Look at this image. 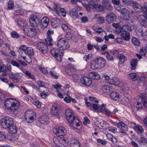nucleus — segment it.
<instances>
[{"label": "nucleus", "instance_id": "obj_1", "mask_svg": "<svg viewBox=\"0 0 147 147\" xmlns=\"http://www.w3.org/2000/svg\"><path fill=\"white\" fill-rule=\"evenodd\" d=\"M40 20V19L36 15L31 16L29 19V22L32 27L24 28L23 31L25 34L31 38L36 36L38 34V30L34 27L39 25Z\"/></svg>", "mask_w": 147, "mask_h": 147}, {"label": "nucleus", "instance_id": "obj_2", "mask_svg": "<svg viewBox=\"0 0 147 147\" xmlns=\"http://www.w3.org/2000/svg\"><path fill=\"white\" fill-rule=\"evenodd\" d=\"M5 107L8 110H11L15 115L18 114L20 112V103L18 101L14 98H7L4 102Z\"/></svg>", "mask_w": 147, "mask_h": 147}, {"label": "nucleus", "instance_id": "obj_3", "mask_svg": "<svg viewBox=\"0 0 147 147\" xmlns=\"http://www.w3.org/2000/svg\"><path fill=\"white\" fill-rule=\"evenodd\" d=\"M65 115L66 119L71 126L74 128H76L80 125V120L74 115L71 110H66Z\"/></svg>", "mask_w": 147, "mask_h": 147}, {"label": "nucleus", "instance_id": "obj_4", "mask_svg": "<svg viewBox=\"0 0 147 147\" xmlns=\"http://www.w3.org/2000/svg\"><path fill=\"white\" fill-rule=\"evenodd\" d=\"M131 31V28L128 25H125L120 27L119 33L125 40H128L130 38L129 32Z\"/></svg>", "mask_w": 147, "mask_h": 147}, {"label": "nucleus", "instance_id": "obj_5", "mask_svg": "<svg viewBox=\"0 0 147 147\" xmlns=\"http://www.w3.org/2000/svg\"><path fill=\"white\" fill-rule=\"evenodd\" d=\"M94 63L91 65L94 69L102 68L105 65V59L103 58L100 57L96 59L94 61Z\"/></svg>", "mask_w": 147, "mask_h": 147}, {"label": "nucleus", "instance_id": "obj_6", "mask_svg": "<svg viewBox=\"0 0 147 147\" xmlns=\"http://www.w3.org/2000/svg\"><path fill=\"white\" fill-rule=\"evenodd\" d=\"M53 142L59 147H66L68 145V140L67 138H61L55 137L53 139Z\"/></svg>", "mask_w": 147, "mask_h": 147}, {"label": "nucleus", "instance_id": "obj_7", "mask_svg": "<svg viewBox=\"0 0 147 147\" xmlns=\"http://www.w3.org/2000/svg\"><path fill=\"white\" fill-rule=\"evenodd\" d=\"M56 45L59 50L63 51L69 49V47L68 42L63 38L58 40L56 44Z\"/></svg>", "mask_w": 147, "mask_h": 147}, {"label": "nucleus", "instance_id": "obj_8", "mask_svg": "<svg viewBox=\"0 0 147 147\" xmlns=\"http://www.w3.org/2000/svg\"><path fill=\"white\" fill-rule=\"evenodd\" d=\"M130 5H131L135 10L140 9L141 11H144L145 14L147 13V6L145 3H144L143 5L142 6L137 1H131Z\"/></svg>", "mask_w": 147, "mask_h": 147}, {"label": "nucleus", "instance_id": "obj_9", "mask_svg": "<svg viewBox=\"0 0 147 147\" xmlns=\"http://www.w3.org/2000/svg\"><path fill=\"white\" fill-rule=\"evenodd\" d=\"M13 123V119L9 117H5L1 120V125L5 128H9L12 125Z\"/></svg>", "mask_w": 147, "mask_h": 147}, {"label": "nucleus", "instance_id": "obj_10", "mask_svg": "<svg viewBox=\"0 0 147 147\" xmlns=\"http://www.w3.org/2000/svg\"><path fill=\"white\" fill-rule=\"evenodd\" d=\"M51 54L58 61L60 62L62 59V57L64 55V53L61 52L60 53L58 49L52 48L51 50Z\"/></svg>", "mask_w": 147, "mask_h": 147}, {"label": "nucleus", "instance_id": "obj_11", "mask_svg": "<svg viewBox=\"0 0 147 147\" xmlns=\"http://www.w3.org/2000/svg\"><path fill=\"white\" fill-rule=\"evenodd\" d=\"M27 48L26 46L22 45L18 49V55L20 56L26 61H27L26 57L28 55L26 52Z\"/></svg>", "mask_w": 147, "mask_h": 147}, {"label": "nucleus", "instance_id": "obj_12", "mask_svg": "<svg viewBox=\"0 0 147 147\" xmlns=\"http://www.w3.org/2000/svg\"><path fill=\"white\" fill-rule=\"evenodd\" d=\"M35 113L32 111H28L26 112L25 118L26 121L29 123H31L34 120Z\"/></svg>", "mask_w": 147, "mask_h": 147}, {"label": "nucleus", "instance_id": "obj_13", "mask_svg": "<svg viewBox=\"0 0 147 147\" xmlns=\"http://www.w3.org/2000/svg\"><path fill=\"white\" fill-rule=\"evenodd\" d=\"M60 5L59 4H54L53 11L58 15H59L60 12L61 15L63 17L66 16V11L62 8H60Z\"/></svg>", "mask_w": 147, "mask_h": 147}, {"label": "nucleus", "instance_id": "obj_14", "mask_svg": "<svg viewBox=\"0 0 147 147\" xmlns=\"http://www.w3.org/2000/svg\"><path fill=\"white\" fill-rule=\"evenodd\" d=\"M53 131L54 134L58 136H63L66 134V129L63 127L54 128Z\"/></svg>", "mask_w": 147, "mask_h": 147}, {"label": "nucleus", "instance_id": "obj_15", "mask_svg": "<svg viewBox=\"0 0 147 147\" xmlns=\"http://www.w3.org/2000/svg\"><path fill=\"white\" fill-rule=\"evenodd\" d=\"M37 47L40 51L43 53L47 52L48 48L47 44L45 42H40L37 43Z\"/></svg>", "mask_w": 147, "mask_h": 147}, {"label": "nucleus", "instance_id": "obj_16", "mask_svg": "<svg viewBox=\"0 0 147 147\" xmlns=\"http://www.w3.org/2000/svg\"><path fill=\"white\" fill-rule=\"evenodd\" d=\"M117 17V16L115 13L113 12H110L107 15L106 20L108 23H111L116 21Z\"/></svg>", "mask_w": 147, "mask_h": 147}, {"label": "nucleus", "instance_id": "obj_17", "mask_svg": "<svg viewBox=\"0 0 147 147\" xmlns=\"http://www.w3.org/2000/svg\"><path fill=\"white\" fill-rule=\"evenodd\" d=\"M53 33V30H48L47 33V38L45 39V40L48 45L51 46H53V40L51 38V34Z\"/></svg>", "mask_w": 147, "mask_h": 147}, {"label": "nucleus", "instance_id": "obj_18", "mask_svg": "<svg viewBox=\"0 0 147 147\" xmlns=\"http://www.w3.org/2000/svg\"><path fill=\"white\" fill-rule=\"evenodd\" d=\"M59 110L57 108V105H54L52 106L50 112L51 114L57 118H59L60 117Z\"/></svg>", "mask_w": 147, "mask_h": 147}, {"label": "nucleus", "instance_id": "obj_19", "mask_svg": "<svg viewBox=\"0 0 147 147\" xmlns=\"http://www.w3.org/2000/svg\"><path fill=\"white\" fill-rule=\"evenodd\" d=\"M95 123L98 127L101 129H107L109 127V124L104 121L97 120Z\"/></svg>", "mask_w": 147, "mask_h": 147}, {"label": "nucleus", "instance_id": "obj_20", "mask_svg": "<svg viewBox=\"0 0 147 147\" xmlns=\"http://www.w3.org/2000/svg\"><path fill=\"white\" fill-rule=\"evenodd\" d=\"M80 80L82 84L87 86H90L92 83L91 78L87 76L83 77Z\"/></svg>", "mask_w": 147, "mask_h": 147}, {"label": "nucleus", "instance_id": "obj_21", "mask_svg": "<svg viewBox=\"0 0 147 147\" xmlns=\"http://www.w3.org/2000/svg\"><path fill=\"white\" fill-rule=\"evenodd\" d=\"M51 23L52 27L56 28L60 26L61 22L58 18H53L51 20Z\"/></svg>", "mask_w": 147, "mask_h": 147}, {"label": "nucleus", "instance_id": "obj_22", "mask_svg": "<svg viewBox=\"0 0 147 147\" xmlns=\"http://www.w3.org/2000/svg\"><path fill=\"white\" fill-rule=\"evenodd\" d=\"M102 3L104 9L109 11L112 10L113 6L111 5V3L108 1L103 0L102 1Z\"/></svg>", "mask_w": 147, "mask_h": 147}, {"label": "nucleus", "instance_id": "obj_23", "mask_svg": "<svg viewBox=\"0 0 147 147\" xmlns=\"http://www.w3.org/2000/svg\"><path fill=\"white\" fill-rule=\"evenodd\" d=\"M49 19L47 17L43 18L41 20L40 26L42 28H46L49 23Z\"/></svg>", "mask_w": 147, "mask_h": 147}, {"label": "nucleus", "instance_id": "obj_24", "mask_svg": "<svg viewBox=\"0 0 147 147\" xmlns=\"http://www.w3.org/2000/svg\"><path fill=\"white\" fill-rule=\"evenodd\" d=\"M110 98L112 99L117 101L121 100V97H120L118 93L115 92H112L110 94Z\"/></svg>", "mask_w": 147, "mask_h": 147}, {"label": "nucleus", "instance_id": "obj_25", "mask_svg": "<svg viewBox=\"0 0 147 147\" xmlns=\"http://www.w3.org/2000/svg\"><path fill=\"white\" fill-rule=\"evenodd\" d=\"M102 107L103 110H102L103 111L101 110L100 111L101 113H104L108 117H109L110 116H112V112L109 109L106 108L105 105H103Z\"/></svg>", "mask_w": 147, "mask_h": 147}, {"label": "nucleus", "instance_id": "obj_26", "mask_svg": "<svg viewBox=\"0 0 147 147\" xmlns=\"http://www.w3.org/2000/svg\"><path fill=\"white\" fill-rule=\"evenodd\" d=\"M70 146V147H80V144L78 140L73 139L71 141Z\"/></svg>", "mask_w": 147, "mask_h": 147}, {"label": "nucleus", "instance_id": "obj_27", "mask_svg": "<svg viewBox=\"0 0 147 147\" xmlns=\"http://www.w3.org/2000/svg\"><path fill=\"white\" fill-rule=\"evenodd\" d=\"M127 77L130 80L134 81L138 80L139 77V76L137 75L135 73H132L129 74L128 75Z\"/></svg>", "mask_w": 147, "mask_h": 147}, {"label": "nucleus", "instance_id": "obj_28", "mask_svg": "<svg viewBox=\"0 0 147 147\" xmlns=\"http://www.w3.org/2000/svg\"><path fill=\"white\" fill-rule=\"evenodd\" d=\"M94 5L95 3L93 2H89L88 4H84V6L88 11H90L92 8H94Z\"/></svg>", "mask_w": 147, "mask_h": 147}, {"label": "nucleus", "instance_id": "obj_29", "mask_svg": "<svg viewBox=\"0 0 147 147\" xmlns=\"http://www.w3.org/2000/svg\"><path fill=\"white\" fill-rule=\"evenodd\" d=\"M117 59L119 61V63L122 64L126 60L127 57L123 54H119L117 57Z\"/></svg>", "mask_w": 147, "mask_h": 147}, {"label": "nucleus", "instance_id": "obj_30", "mask_svg": "<svg viewBox=\"0 0 147 147\" xmlns=\"http://www.w3.org/2000/svg\"><path fill=\"white\" fill-rule=\"evenodd\" d=\"M89 76L91 78L93 79L97 80L99 78L100 76L97 72H92L89 73Z\"/></svg>", "mask_w": 147, "mask_h": 147}, {"label": "nucleus", "instance_id": "obj_31", "mask_svg": "<svg viewBox=\"0 0 147 147\" xmlns=\"http://www.w3.org/2000/svg\"><path fill=\"white\" fill-rule=\"evenodd\" d=\"M109 84H111L118 85L119 84V81L117 78L113 77L110 80Z\"/></svg>", "mask_w": 147, "mask_h": 147}, {"label": "nucleus", "instance_id": "obj_32", "mask_svg": "<svg viewBox=\"0 0 147 147\" xmlns=\"http://www.w3.org/2000/svg\"><path fill=\"white\" fill-rule=\"evenodd\" d=\"M8 128H9V131L10 133L14 134L17 133V129L15 125H12Z\"/></svg>", "mask_w": 147, "mask_h": 147}, {"label": "nucleus", "instance_id": "obj_33", "mask_svg": "<svg viewBox=\"0 0 147 147\" xmlns=\"http://www.w3.org/2000/svg\"><path fill=\"white\" fill-rule=\"evenodd\" d=\"M111 88L107 85H104L102 87V90L104 93H108L110 92Z\"/></svg>", "mask_w": 147, "mask_h": 147}, {"label": "nucleus", "instance_id": "obj_34", "mask_svg": "<svg viewBox=\"0 0 147 147\" xmlns=\"http://www.w3.org/2000/svg\"><path fill=\"white\" fill-rule=\"evenodd\" d=\"M137 63V60L136 59H133L130 61L131 65V69L134 70L135 69Z\"/></svg>", "mask_w": 147, "mask_h": 147}, {"label": "nucleus", "instance_id": "obj_35", "mask_svg": "<svg viewBox=\"0 0 147 147\" xmlns=\"http://www.w3.org/2000/svg\"><path fill=\"white\" fill-rule=\"evenodd\" d=\"M143 106L145 107H147V97L144 95L140 97Z\"/></svg>", "mask_w": 147, "mask_h": 147}, {"label": "nucleus", "instance_id": "obj_36", "mask_svg": "<svg viewBox=\"0 0 147 147\" xmlns=\"http://www.w3.org/2000/svg\"><path fill=\"white\" fill-rule=\"evenodd\" d=\"M9 78L13 80V82L14 83H17L19 81V79L18 78L16 77L11 72L10 73H9Z\"/></svg>", "mask_w": 147, "mask_h": 147}, {"label": "nucleus", "instance_id": "obj_37", "mask_svg": "<svg viewBox=\"0 0 147 147\" xmlns=\"http://www.w3.org/2000/svg\"><path fill=\"white\" fill-rule=\"evenodd\" d=\"M94 9L99 10L100 11H103L104 10L103 5L102 6L98 3H95Z\"/></svg>", "mask_w": 147, "mask_h": 147}, {"label": "nucleus", "instance_id": "obj_38", "mask_svg": "<svg viewBox=\"0 0 147 147\" xmlns=\"http://www.w3.org/2000/svg\"><path fill=\"white\" fill-rule=\"evenodd\" d=\"M69 14L72 17H75L76 18H78V12L76 10L73 9L70 11Z\"/></svg>", "mask_w": 147, "mask_h": 147}, {"label": "nucleus", "instance_id": "obj_39", "mask_svg": "<svg viewBox=\"0 0 147 147\" xmlns=\"http://www.w3.org/2000/svg\"><path fill=\"white\" fill-rule=\"evenodd\" d=\"M135 106L139 111H140L142 109L141 103L140 102H135L134 103Z\"/></svg>", "mask_w": 147, "mask_h": 147}, {"label": "nucleus", "instance_id": "obj_40", "mask_svg": "<svg viewBox=\"0 0 147 147\" xmlns=\"http://www.w3.org/2000/svg\"><path fill=\"white\" fill-rule=\"evenodd\" d=\"M48 121V117L47 116H45L42 117L40 119V121L41 123L45 124L47 123Z\"/></svg>", "mask_w": 147, "mask_h": 147}, {"label": "nucleus", "instance_id": "obj_41", "mask_svg": "<svg viewBox=\"0 0 147 147\" xmlns=\"http://www.w3.org/2000/svg\"><path fill=\"white\" fill-rule=\"evenodd\" d=\"M138 79L139 80V82H142L143 84L144 85L147 82V78L142 76L140 78L139 77Z\"/></svg>", "mask_w": 147, "mask_h": 147}, {"label": "nucleus", "instance_id": "obj_42", "mask_svg": "<svg viewBox=\"0 0 147 147\" xmlns=\"http://www.w3.org/2000/svg\"><path fill=\"white\" fill-rule=\"evenodd\" d=\"M132 42L135 45L139 46L140 44V41L135 37H133L132 39Z\"/></svg>", "mask_w": 147, "mask_h": 147}, {"label": "nucleus", "instance_id": "obj_43", "mask_svg": "<svg viewBox=\"0 0 147 147\" xmlns=\"http://www.w3.org/2000/svg\"><path fill=\"white\" fill-rule=\"evenodd\" d=\"M14 7L13 1L11 0H9L8 3V9H12L14 8Z\"/></svg>", "mask_w": 147, "mask_h": 147}, {"label": "nucleus", "instance_id": "obj_44", "mask_svg": "<svg viewBox=\"0 0 147 147\" xmlns=\"http://www.w3.org/2000/svg\"><path fill=\"white\" fill-rule=\"evenodd\" d=\"M25 74L29 78L34 80L35 79V78L34 75L32 74L29 71H26L25 73Z\"/></svg>", "mask_w": 147, "mask_h": 147}, {"label": "nucleus", "instance_id": "obj_45", "mask_svg": "<svg viewBox=\"0 0 147 147\" xmlns=\"http://www.w3.org/2000/svg\"><path fill=\"white\" fill-rule=\"evenodd\" d=\"M140 24L143 26L146 27L147 26V22L145 20L140 19L139 20Z\"/></svg>", "mask_w": 147, "mask_h": 147}, {"label": "nucleus", "instance_id": "obj_46", "mask_svg": "<svg viewBox=\"0 0 147 147\" xmlns=\"http://www.w3.org/2000/svg\"><path fill=\"white\" fill-rule=\"evenodd\" d=\"M121 13L125 16H128L129 13V12L127 9L125 8H123L121 9Z\"/></svg>", "mask_w": 147, "mask_h": 147}, {"label": "nucleus", "instance_id": "obj_47", "mask_svg": "<svg viewBox=\"0 0 147 147\" xmlns=\"http://www.w3.org/2000/svg\"><path fill=\"white\" fill-rule=\"evenodd\" d=\"M30 55H33L34 54V53L33 51V49L31 47H28L26 51V52Z\"/></svg>", "mask_w": 147, "mask_h": 147}, {"label": "nucleus", "instance_id": "obj_48", "mask_svg": "<svg viewBox=\"0 0 147 147\" xmlns=\"http://www.w3.org/2000/svg\"><path fill=\"white\" fill-rule=\"evenodd\" d=\"M11 36L14 38H18L19 37V35L18 33L16 32H13L11 33Z\"/></svg>", "mask_w": 147, "mask_h": 147}, {"label": "nucleus", "instance_id": "obj_49", "mask_svg": "<svg viewBox=\"0 0 147 147\" xmlns=\"http://www.w3.org/2000/svg\"><path fill=\"white\" fill-rule=\"evenodd\" d=\"M18 23L19 26L22 27H24V28H26L25 26L26 25V24L25 23L24 21L20 20L18 21Z\"/></svg>", "mask_w": 147, "mask_h": 147}, {"label": "nucleus", "instance_id": "obj_50", "mask_svg": "<svg viewBox=\"0 0 147 147\" xmlns=\"http://www.w3.org/2000/svg\"><path fill=\"white\" fill-rule=\"evenodd\" d=\"M6 139V136L1 131H0V141H3Z\"/></svg>", "mask_w": 147, "mask_h": 147}, {"label": "nucleus", "instance_id": "obj_51", "mask_svg": "<svg viewBox=\"0 0 147 147\" xmlns=\"http://www.w3.org/2000/svg\"><path fill=\"white\" fill-rule=\"evenodd\" d=\"M94 30L97 33L99 34L102 33L103 30L102 29L101 27L98 26H96L94 28Z\"/></svg>", "mask_w": 147, "mask_h": 147}, {"label": "nucleus", "instance_id": "obj_52", "mask_svg": "<svg viewBox=\"0 0 147 147\" xmlns=\"http://www.w3.org/2000/svg\"><path fill=\"white\" fill-rule=\"evenodd\" d=\"M92 56V54H89L88 55H86L83 57L84 59L86 61L89 59Z\"/></svg>", "mask_w": 147, "mask_h": 147}, {"label": "nucleus", "instance_id": "obj_53", "mask_svg": "<svg viewBox=\"0 0 147 147\" xmlns=\"http://www.w3.org/2000/svg\"><path fill=\"white\" fill-rule=\"evenodd\" d=\"M135 130H138L140 133H142L144 131L143 128L138 124L137 125L136 128Z\"/></svg>", "mask_w": 147, "mask_h": 147}, {"label": "nucleus", "instance_id": "obj_54", "mask_svg": "<svg viewBox=\"0 0 147 147\" xmlns=\"http://www.w3.org/2000/svg\"><path fill=\"white\" fill-rule=\"evenodd\" d=\"M143 29L142 28H139L137 32L136 33L137 35L139 37H141L142 34H143Z\"/></svg>", "mask_w": 147, "mask_h": 147}, {"label": "nucleus", "instance_id": "obj_55", "mask_svg": "<svg viewBox=\"0 0 147 147\" xmlns=\"http://www.w3.org/2000/svg\"><path fill=\"white\" fill-rule=\"evenodd\" d=\"M141 37L144 40H147V31H145L142 34Z\"/></svg>", "mask_w": 147, "mask_h": 147}, {"label": "nucleus", "instance_id": "obj_56", "mask_svg": "<svg viewBox=\"0 0 147 147\" xmlns=\"http://www.w3.org/2000/svg\"><path fill=\"white\" fill-rule=\"evenodd\" d=\"M106 57L109 60H110V61H113L114 60V59L112 56L111 54H109V52L106 55Z\"/></svg>", "mask_w": 147, "mask_h": 147}, {"label": "nucleus", "instance_id": "obj_57", "mask_svg": "<svg viewBox=\"0 0 147 147\" xmlns=\"http://www.w3.org/2000/svg\"><path fill=\"white\" fill-rule=\"evenodd\" d=\"M102 77L105 79V80L107 81V82L109 83V81L111 79L106 74H103L102 76Z\"/></svg>", "mask_w": 147, "mask_h": 147}, {"label": "nucleus", "instance_id": "obj_58", "mask_svg": "<svg viewBox=\"0 0 147 147\" xmlns=\"http://www.w3.org/2000/svg\"><path fill=\"white\" fill-rule=\"evenodd\" d=\"M86 99V105L88 107H89L90 109L91 110H92V105H93L92 103L91 102H88L87 101V99Z\"/></svg>", "mask_w": 147, "mask_h": 147}, {"label": "nucleus", "instance_id": "obj_59", "mask_svg": "<svg viewBox=\"0 0 147 147\" xmlns=\"http://www.w3.org/2000/svg\"><path fill=\"white\" fill-rule=\"evenodd\" d=\"M83 123L86 125L88 123H90V121L87 117H85L84 118V121H83Z\"/></svg>", "mask_w": 147, "mask_h": 147}, {"label": "nucleus", "instance_id": "obj_60", "mask_svg": "<svg viewBox=\"0 0 147 147\" xmlns=\"http://www.w3.org/2000/svg\"><path fill=\"white\" fill-rule=\"evenodd\" d=\"M97 142L99 143H100L103 145H105L107 143V141L100 139H98L97 140Z\"/></svg>", "mask_w": 147, "mask_h": 147}, {"label": "nucleus", "instance_id": "obj_61", "mask_svg": "<svg viewBox=\"0 0 147 147\" xmlns=\"http://www.w3.org/2000/svg\"><path fill=\"white\" fill-rule=\"evenodd\" d=\"M38 85L39 86V87H44L45 86V84L44 82L42 80H40L37 82Z\"/></svg>", "mask_w": 147, "mask_h": 147}, {"label": "nucleus", "instance_id": "obj_62", "mask_svg": "<svg viewBox=\"0 0 147 147\" xmlns=\"http://www.w3.org/2000/svg\"><path fill=\"white\" fill-rule=\"evenodd\" d=\"M48 94L42 92L40 94V96L42 98L45 99L48 96Z\"/></svg>", "mask_w": 147, "mask_h": 147}, {"label": "nucleus", "instance_id": "obj_63", "mask_svg": "<svg viewBox=\"0 0 147 147\" xmlns=\"http://www.w3.org/2000/svg\"><path fill=\"white\" fill-rule=\"evenodd\" d=\"M146 51L145 49L142 48L140 51V53L142 55H145L146 53Z\"/></svg>", "mask_w": 147, "mask_h": 147}, {"label": "nucleus", "instance_id": "obj_64", "mask_svg": "<svg viewBox=\"0 0 147 147\" xmlns=\"http://www.w3.org/2000/svg\"><path fill=\"white\" fill-rule=\"evenodd\" d=\"M39 69L44 74H47L48 73L47 70L44 68L40 67L39 68Z\"/></svg>", "mask_w": 147, "mask_h": 147}]
</instances>
